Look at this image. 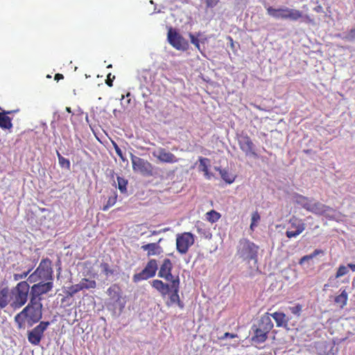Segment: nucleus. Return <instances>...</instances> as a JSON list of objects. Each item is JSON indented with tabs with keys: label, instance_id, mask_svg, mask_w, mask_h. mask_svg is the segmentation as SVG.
Segmentation results:
<instances>
[{
	"label": "nucleus",
	"instance_id": "f257e3e1",
	"mask_svg": "<svg viewBox=\"0 0 355 355\" xmlns=\"http://www.w3.org/2000/svg\"><path fill=\"white\" fill-rule=\"evenodd\" d=\"M42 318V304L30 299L29 303L21 311L15 316V322L18 329H24L26 322L32 327Z\"/></svg>",
	"mask_w": 355,
	"mask_h": 355
},
{
	"label": "nucleus",
	"instance_id": "f03ea898",
	"mask_svg": "<svg viewBox=\"0 0 355 355\" xmlns=\"http://www.w3.org/2000/svg\"><path fill=\"white\" fill-rule=\"evenodd\" d=\"M180 284V278H177L173 281V284H171L164 283L159 279H154L153 280L151 285L163 297L166 296L170 291H171V293L169 295V301L166 302L167 306H171L173 304H177L178 306L182 309L184 308V304L180 300L179 295Z\"/></svg>",
	"mask_w": 355,
	"mask_h": 355
},
{
	"label": "nucleus",
	"instance_id": "7ed1b4c3",
	"mask_svg": "<svg viewBox=\"0 0 355 355\" xmlns=\"http://www.w3.org/2000/svg\"><path fill=\"white\" fill-rule=\"evenodd\" d=\"M31 289L27 281H21L11 289L12 304L14 309L22 307L28 301Z\"/></svg>",
	"mask_w": 355,
	"mask_h": 355
},
{
	"label": "nucleus",
	"instance_id": "20e7f679",
	"mask_svg": "<svg viewBox=\"0 0 355 355\" xmlns=\"http://www.w3.org/2000/svg\"><path fill=\"white\" fill-rule=\"evenodd\" d=\"M28 281L31 283H36L38 281L53 282L51 261L49 258L42 259L36 270L28 276Z\"/></svg>",
	"mask_w": 355,
	"mask_h": 355
},
{
	"label": "nucleus",
	"instance_id": "39448f33",
	"mask_svg": "<svg viewBox=\"0 0 355 355\" xmlns=\"http://www.w3.org/2000/svg\"><path fill=\"white\" fill-rule=\"evenodd\" d=\"M258 249L259 247L253 242L247 239H243L239 241L237 247V255L248 263L253 261L256 264L257 263Z\"/></svg>",
	"mask_w": 355,
	"mask_h": 355
},
{
	"label": "nucleus",
	"instance_id": "423d86ee",
	"mask_svg": "<svg viewBox=\"0 0 355 355\" xmlns=\"http://www.w3.org/2000/svg\"><path fill=\"white\" fill-rule=\"evenodd\" d=\"M107 294L109 296V306H112L113 309L118 307L120 311L124 309L125 302L122 296V290L118 284H114L110 286L107 290Z\"/></svg>",
	"mask_w": 355,
	"mask_h": 355
},
{
	"label": "nucleus",
	"instance_id": "0eeeda50",
	"mask_svg": "<svg viewBox=\"0 0 355 355\" xmlns=\"http://www.w3.org/2000/svg\"><path fill=\"white\" fill-rule=\"evenodd\" d=\"M53 288V282L52 281H38L30 287V299L36 302H42V295L51 291Z\"/></svg>",
	"mask_w": 355,
	"mask_h": 355
},
{
	"label": "nucleus",
	"instance_id": "6e6552de",
	"mask_svg": "<svg viewBox=\"0 0 355 355\" xmlns=\"http://www.w3.org/2000/svg\"><path fill=\"white\" fill-rule=\"evenodd\" d=\"M158 269L157 260L150 259L148 261L144 268L138 273L133 275L132 279L134 282H139L153 277Z\"/></svg>",
	"mask_w": 355,
	"mask_h": 355
},
{
	"label": "nucleus",
	"instance_id": "1a4fd4ad",
	"mask_svg": "<svg viewBox=\"0 0 355 355\" xmlns=\"http://www.w3.org/2000/svg\"><path fill=\"white\" fill-rule=\"evenodd\" d=\"M194 236L191 232H183L177 234L176 249L181 254H186L189 248L194 243Z\"/></svg>",
	"mask_w": 355,
	"mask_h": 355
},
{
	"label": "nucleus",
	"instance_id": "9d476101",
	"mask_svg": "<svg viewBox=\"0 0 355 355\" xmlns=\"http://www.w3.org/2000/svg\"><path fill=\"white\" fill-rule=\"evenodd\" d=\"M49 322L42 321L38 325L34 327L31 331L28 333V340L30 343L33 345H37L40 344L44 332L46 330L49 326Z\"/></svg>",
	"mask_w": 355,
	"mask_h": 355
},
{
	"label": "nucleus",
	"instance_id": "9b49d317",
	"mask_svg": "<svg viewBox=\"0 0 355 355\" xmlns=\"http://www.w3.org/2000/svg\"><path fill=\"white\" fill-rule=\"evenodd\" d=\"M168 40L178 50H186L189 46L187 41L172 28L168 31Z\"/></svg>",
	"mask_w": 355,
	"mask_h": 355
},
{
	"label": "nucleus",
	"instance_id": "f8f14e48",
	"mask_svg": "<svg viewBox=\"0 0 355 355\" xmlns=\"http://www.w3.org/2000/svg\"><path fill=\"white\" fill-rule=\"evenodd\" d=\"M131 161L134 171H139L144 175L152 174L153 166L147 160L131 154Z\"/></svg>",
	"mask_w": 355,
	"mask_h": 355
},
{
	"label": "nucleus",
	"instance_id": "ddd939ff",
	"mask_svg": "<svg viewBox=\"0 0 355 355\" xmlns=\"http://www.w3.org/2000/svg\"><path fill=\"white\" fill-rule=\"evenodd\" d=\"M173 268V266L171 259L168 258L164 259L159 268L158 277L164 279L171 284H173V281L177 278H180L179 276H173L172 275Z\"/></svg>",
	"mask_w": 355,
	"mask_h": 355
},
{
	"label": "nucleus",
	"instance_id": "4468645a",
	"mask_svg": "<svg viewBox=\"0 0 355 355\" xmlns=\"http://www.w3.org/2000/svg\"><path fill=\"white\" fill-rule=\"evenodd\" d=\"M309 211L312 212L314 214L324 216L327 218H333L334 210L320 202H311L308 209Z\"/></svg>",
	"mask_w": 355,
	"mask_h": 355
},
{
	"label": "nucleus",
	"instance_id": "2eb2a0df",
	"mask_svg": "<svg viewBox=\"0 0 355 355\" xmlns=\"http://www.w3.org/2000/svg\"><path fill=\"white\" fill-rule=\"evenodd\" d=\"M238 144L240 149L246 156L255 155L254 144L251 138L247 135H241L238 138Z\"/></svg>",
	"mask_w": 355,
	"mask_h": 355
},
{
	"label": "nucleus",
	"instance_id": "dca6fc26",
	"mask_svg": "<svg viewBox=\"0 0 355 355\" xmlns=\"http://www.w3.org/2000/svg\"><path fill=\"white\" fill-rule=\"evenodd\" d=\"M152 154L161 162L173 164L178 162V158H177L174 154L166 151V150L163 148H159L154 150Z\"/></svg>",
	"mask_w": 355,
	"mask_h": 355
},
{
	"label": "nucleus",
	"instance_id": "f3484780",
	"mask_svg": "<svg viewBox=\"0 0 355 355\" xmlns=\"http://www.w3.org/2000/svg\"><path fill=\"white\" fill-rule=\"evenodd\" d=\"M162 241V239H159L157 242L144 244L141 246V249L143 251L146 252V256L148 257L159 256L163 253V248L159 245Z\"/></svg>",
	"mask_w": 355,
	"mask_h": 355
},
{
	"label": "nucleus",
	"instance_id": "a211bd4d",
	"mask_svg": "<svg viewBox=\"0 0 355 355\" xmlns=\"http://www.w3.org/2000/svg\"><path fill=\"white\" fill-rule=\"evenodd\" d=\"M306 225L302 219L293 217L290 219V238L295 237L305 230Z\"/></svg>",
	"mask_w": 355,
	"mask_h": 355
},
{
	"label": "nucleus",
	"instance_id": "6ab92c4d",
	"mask_svg": "<svg viewBox=\"0 0 355 355\" xmlns=\"http://www.w3.org/2000/svg\"><path fill=\"white\" fill-rule=\"evenodd\" d=\"M11 291L8 286H0V309L6 307L9 304H12Z\"/></svg>",
	"mask_w": 355,
	"mask_h": 355
},
{
	"label": "nucleus",
	"instance_id": "aec40b11",
	"mask_svg": "<svg viewBox=\"0 0 355 355\" xmlns=\"http://www.w3.org/2000/svg\"><path fill=\"white\" fill-rule=\"evenodd\" d=\"M13 111H3L0 112V128L2 130H7L10 132L12 130L13 124L12 123V118L8 116V114H12Z\"/></svg>",
	"mask_w": 355,
	"mask_h": 355
},
{
	"label": "nucleus",
	"instance_id": "412c9836",
	"mask_svg": "<svg viewBox=\"0 0 355 355\" xmlns=\"http://www.w3.org/2000/svg\"><path fill=\"white\" fill-rule=\"evenodd\" d=\"M290 200L293 203L300 205L308 211L311 200L297 193H293L290 195Z\"/></svg>",
	"mask_w": 355,
	"mask_h": 355
},
{
	"label": "nucleus",
	"instance_id": "4be33fe9",
	"mask_svg": "<svg viewBox=\"0 0 355 355\" xmlns=\"http://www.w3.org/2000/svg\"><path fill=\"white\" fill-rule=\"evenodd\" d=\"M267 12L275 19H286L288 17V10L287 8L275 9L269 6L267 8Z\"/></svg>",
	"mask_w": 355,
	"mask_h": 355
},
{
	"label": "nucleus",
	"instance_id": "5701e85b",
	"mask_svg": "<svg viewBox=\"0 0 355 355\" xmlns=\"http://www.w3.org/2000/svg\"><path fill=\"white\" fill-rule=\"evenodd\" d=\"M254 330V336L252 338V340L255 343H262L267 339L268 332L261 329L258 327L254 325L252 327Z\"/></svg>",
	"mask_w": 355,
	"mask_h": 355
},
{
	"label": "nucleus",
	"instance_id": "b1692460",
	"mask_svg": "<svg viewBox=\"0 0 355 355\" xmlns=\"http://www.w3.org/2000/svg\"><path fill=\"white\" fill-rule=\"evenodd\" d=\"M257 327L269 333V331L273 327V324L272 322L270 315L268 313H266L264 315L261 316Z\"/></svg>",
	"mask_w": 355,
	"mask_h": 355
},
{
	"label": "nucleus",
	"instance_id": "393cba45",
	"mask_svg": "<svg viewBox=\"0 0 355 355\" xmlns=\"http://www.w3.org/2000/svg\"><path fill=\"white\" fill-rule=\"evenodd\" d=\"M338 36L349 42H355V26L343 34H338Z\"/></svg>",
	"mask_w": 355,
	"mask_h": 355
},
{
	"label": "nucleus",
	"instance_id": "a878e982",
	"mask_svg": "<svg viewBox=\"0 0 355 355\" xmlns=\"http://www.w3.org/2000/svg\"><path fill=\"white\" fill-rule=\"evenodd\" d=\"M290 19L306 21L309 18L307 15H303L299 10L290 9Z\"/></svg>",
	"mask_w": 355,
	"mask_h": 355
},
{
	"label": "nucleus",
	"instance_id": "bb28decb",
	"mask_svg": "<svg viewBox=\"0 0 355 355\" xmlns=\"http://www.w3.org/2000/svg\"><path fill=\"white\" fill-rule=\"evenodd\" d=\"M272 316L275 320L277 326L281 327L286 325V315L284 313L275 312L272 314Z\"/></svg>",
	"mask_w": 355,
	"mask_h": 355
},
{
	"label": "nucleus",
	"instance_id": "cd10ccee",
	"mask_svg": "<svg viewBox=\"0 0 355 355\" xmlns=\"http://www.w3.org/2000/svg\"><path fill=\"white\" fill-rule=\"evenodd\" d=\"M80 282V284H82L83 290L84 289L96 288L97 286V283L94 279L83 278Z\"/></svg>",
	"mask_w": 355,
	"mask_h": 355
},
{
	"label": "nucleus",
	"instance_id": "c85d7f7f",
	"mask_svg": "<svg viewBox=\"0 0 355 355\" xmlns=\"http://www.w3.org/2000/svg\"><path fill=\"white\" fill-rule=\"evenodd\" d=\"M347 293L345 290H343L340 295L335 297V302L340 304V306L343 308L347 304Z\"/></svg>",
	"mask_w": 355,
	"mask_h": 355
},
{
	"label": "nucleus",
	"instance_id": "c756f323",
	"mask_svg": "<svg viewBox=\"0 0 355 355\" xmlns=\"http://www.w3.org/2000/svg\"><path fill=\"white\" fill-rule=\"evenodd\" d=\"M83 286L82 284H80V282L74 285H72L69 287H68V289L66 292L67 297H73L76 293L80 292V291H83Z\"/></svg>",
	"mask_w": 355,
	"mask_h": 355
},
{
	"label": "nucleus",
	"instance_id": "7c9ffc66",
	"mask_svg": "<svg viewBox=\"0 0 355 355\" xmlns=\"http://www.w3.org/2000/svg\"><path fill=\"white\" fill-rule=\"evenodd\" d=\"M116 200L117 194L114 192L113 194L108 198L106 204L103 207L102 210L104 211H107L110 207L116 204Z\"/></svg>",
	"mask_w": 355,
	"mask_h": 355
},
{
	"label": "nucleus",
	"instance_id": "2f4dec72",
	"mask_svg": "<svg viewBox=\"0 0 355 355\" xmlns=\"http://www.w3.org/2000/svg\"><path fill=\"white\" fill-rule=\"evenodd\" d=\"M220 218V214L214 209L206 214V219L211 223L217 222Z\"/></svg>",
	"mask_w": 355,
	"mask_h": 355
},
{
	"label": "nucleus",
	"instance_id": "473e14b6",
	"mask_svg": "<svg viewBox=\"0 0 355 355\" xmlns=\"http://www.w3.org/2000/svg\"><path fill=\"white\" fill-rule=\"evenodd\" d=\"M118 188L121 193H125L127 192L128 180L123 178L117 177Z\"/></svg>",
	"mask_w": 355,
	"mask_h": 355
},
{
	"label": "nucleus",
	"instance_id": "72a5a7b5",
	"mask_svg": "<svg viewBox=\"0 0 355 355\" xmlns=\"http://www.w3.org/2000/svg\"><path fill=\"white\" fill-rule=\"evenodd\" d=\"M209 159L208 158L202 157L199 158V169L202 172H207L209 168Z\"/></svg>",
	"mask_w": 355,
	"mask_h": 355
},
{
	"label": "nucleus",
	"instance_id": "f704fd0d",
	"mask_svg": "<svg viewBox=\"0 0 355 355\" xmlns=\"http://www.w3.org/2000/svg\"><path fill=\"white\" fill-rule=\"evenodd\" d=\"M221 178L223 180H225L227 183L231 184L234 181V177L230 175L227 171L222 170L220 172Z\"/></svg>",
	"mask_w": 355,
	"mask_h": 355
},
{
	"label": "nucleus",
	"instance_id": "c9c22d12",
	"mask_svg": "<svg viewBox=\"0 0 355 355\" xmlns=\"http://www.w3.org/2000/svg\"><path fill=\"white\" fill-rule=\"evenodd\" d=\"M260 215L258 211H254L252 214L250 229L254 230V227L257 226L258 222L260 220Z\"/></svg>",
	"mask_w": 355,
	"mask_h": 355
},
{
	"label": "nucleus",
	"instance_id": "e433bc0d",
	"mask_svg": "<svg viewBox=\"0 0 355 355\" xmlns=\"http://www.w3.org/2000/svg\"><path fill=\"white\" fill-rule=\"evenodd\" d=\"M101 268L102 269L103 274L106 276L112 275L114 274V270L111 269L110 266L107 263H101Z\"/></svg>",
	"mask_w": 355,
	"mask_h": 355
},
{
	"label": "nucleus",
	"instance_id": "4c0bfd02",
	"mask_svg": "<svg viewBox=\"0 0 355 355\" xmlns=\"http://www.w3.org/2000/svg\"><path fill=\"white\" fill-rule=\"evenodd\" d=\"M349 272L347 266H340L336 274V278H340L347 274Z\"/></svg>",
	"mask_w": 355,
	"mask_h": 355
},
{
	"label": "nucleus",
	"instance_id": "58836bf2",
	"mask_svg": "<svg viewBox=\"0 0 355 355\" xmlns=\"http://www.w3.org/2000/svg\"><path fill=\"white\" fill-rule=\"evenodd\" d=\"M57 155H58L59 164H60V166H66L67 168H69L70 167L69 160L64 158V157H62L58 151H57Z\"/></svg>",
	"mask_w": 355,
	"mask_h": 355
},
{
	"label": "nucleus",
	"instance_id": "ea45409f",
	"mask_svg": "<svg viewBox=\"0 0 355 355\" xmlns=\"http://www.w3.org/2000/svg\"><path fill=\"white\" fill-rule=\"evenodd\" d=\"M31 270H32V269L31 268V269L28 270L26 272H24L21 274H14L13 279L16 282L23 279L28 275V274L31 272Z\"/></svg>",
	"mask_w": 355,
	"mask_h": 355
},
{
	"label": "nucleus",
	"instance_id": "a19ab883",
	"mask_svg": "<svg viewBox=\"0 0 355 355\" xmlns=\"http://www.w3.org/2000/svg\"><path fill=\"white\" fill-rule=\"evenodd\" d=\"M302 305H300V304H297L294 306L290 307V311L293 314L299 316L302 311Z\"/></svg>",
	"mask_w": 355,
	"mask_h": 355
},
{
	"label": "nucleus",
	"instance_id": "79ce46f5",
	"mask_svg": "<svg viewBox=\"0 0 355 355\" xmlns=\"http://www.w3.org/2000/svg\"><path fill=\"white\" fill-rule=\"evenodd\" d=\"M313 259L311 258V256L310 254H307V255H305L304 257H302L300 260H299V264L300 265H303L305 263H307L308 265L309 266V261L311 260H312Z\"/></svg>",
	"mask_w": 355,
	"mask_h": 355
},
{
	"label": "nucleus",
	"instance_id": "37998d69",
	"mask_svg": "<svg viewBox=\"0 0 355 355\" xmlns=\"http://www.w3.org/2000/svg\"><path fill=\"white\" fill-rule=\"evenodd\" d=\"M189 37L191 39V42L195 45V46L196 48H198V49H200V43H199V40L193 34L190 33L189 34Z\"/></svg>",
	"mask_w": 355,
	"mask_h": 355
},
{
	"label": "nucleus",
	"instance_id": "c03bdc74",
	"mask_svg": "<svg viewBox=\"0 0 355 355\" xmlns=\"http://www.w3.org/2000/svg\"><path fill=\"white\" fill-rule=\"evenodd\" d=\"M114 150H115V152L117 154V155L123 160L124 161L125 159L123 157V153H122V150L118 146V145L115 143H114Z\"/></svg>",
	"mask_w": 355,
	"mask_h": 355
},
{
	"label": "nucleus",
	"instance_id": "a18cd8bd",
	"mask_svg": "<svg viewBox=\"0 0 355 355\" xmlns=\"http://www.w3.org/2000/svg\"><path fill=\"white\" fill-rule=\"evenodd\" d=\"M207 8H214L215 7L218 3L219 2V0H205Z\"/></svg>",
	"mask_w": 355,
	"mask_h": 355
},
{
	"label": "nucleus",
	"instance_id": "49530a36",
	"mask_svg": "<svg viewBox=\"0 0 355 355\" xmlns=\"http://www.w3.org/2000/svg\"><path fill=\"white\" fill-rule=\"evenodd\" d=\"M324 252L322 250L315 249L312 253L310 254V255L311 256V258L313 259L320 254L324 255Z\"/></svg>",
	"mask_w": 355,
	"mask_h": 355
},
{
	"label": "nucleus",
	"instance_id": "de8ad7c7",
	"mask_svg": "<svg viewBox=\"0 0 355 355\" xmlns=\"http://www.w3.org/2000/svg\"><path fill=\"white\" fill-rule=\"evenodd\" d=\"M111 76L112 74L110 73L107 76V79L105 80V83L106 84L109 86V87H112L113 85V80L115 78V76H113L112 78H111Z\"/></svg>",
	"mask_w": 355,
	"mask_h": 355
},
{
	"label": "nucleus",
	"instance_id": "09e8293b",
	"mask_svg": "<svg viewBox=\"0 0 355 355\" xmlns=\"http://www.w3.org/2000/svg\"><path fill=\"white\" fill-rule=\"evenodd\" d=\"M167 230H168V228H164L163 230H158V231H157V230L151 231L150 236H153V235H157V234H161L162 232H165Z\"/></svg>",
	"mask_w": 355,
	"mask_h": 355
},
{
	"label": "nucleus",
	"instance_id": "8fccbe9b",
	"mask_svg": "<svg viewBox=\"0 0 355 355\" xmlns=\"http://www.w3.org/2000/svg\"><path fill=\"white\" fill-rule=\"evenodd\" d=\"M63 78H64V76L61 73H56L54 77V79L57 81H59L60 80L63 79Z\"/></svg>",
	"mask_w": 355,
	"mask_h": 355
},
{
	"label": "nucleus",
	"instance_id": "3c124183",
	"mask_svg": "<svg viewBox=\"0 0 355 355\" xmlns=\"http://www.w3.org/2000/svg\"><path fill=\"white\" fill-rule=\"evenodd\" d=\"M203 173L207 179L211 178V174L209 173V168L207 170V172H203Z\"/></svg>",
	"mask_w": 355,
	"mask_h": 355
},
{
	"label": "nucleus",
	"instance_id": "603ef678",
	"mask_svg": "<svg viewBox=\"0 0 355 355\" xmlns=\"http://www.w3.org/2000/svg\"><path fill=\"white\" fill-rule=\"evenodd\" d=\"M224 336L225 338L229 337V338H234L236 337V335L227 332V333L225 334Z\"/></svg>",
	"mask_w": 355,
	"mask_h": 355
},
{
	"label": "nucleus",
	"instance_id": "864d4df0",
	"mask_svg": "<svg viewBox=\"0 0 355 355\" xmlns=\"http://www.w3.org/2000/svg\"><path fill=\"white\" fill-rule=\"evenodd\" d=\"M347 266L348 268H350L352 271H355V264L348 263Z\"/></svg>",
	"mask_w": 355,
	"mask_h": 355
},
{
	"label": "nucleus",
	"instance_id": "5fc2aeb1",
	"mask_svg": "<svg viewBox=\"0 0 355 355\" xmlns=\"http://www.w3.org/2000/svg\"><path fill=\"white\" fill-rule=\"evenodd\" d=\"M315 11L317 12H320L322 11V7L321 6H318L314 8Z\"/></svg>",
	"mask_w": 355,
	"mask_h": 355
},
{
	"label": "nucleus",
	"instance_id": "6e6d98bb",
	"mask_svg": "<svg viewBox=\"0 0 355 355\" xmlns=\"http://www.w3.org/2000/svg\"><path fill=\"white\" fill-rule=\"evenodd\" d=\"M303 151H304L305 153H306V154H309V153L312 151V150H311V149H307V150H304Z\"/></svg>",
	"mask_w": 355,
	"mask_h": 355
},
{
	"label": "nucleus",
	"instance_id": "4d7b16f0",
	"mask_svg": "<svg viewBox=\"0 0 355 355\" xmlns=\"http://www.w3.org/2000/svg\"><path fill=\"white\" fill-rule=\"evenodd\" d=\"M66 110L68 112H71V108L70 107H67L66 108Z\"/></svg>",
	"mask_w": 355,
	"mask_h": 355
},
{
	"label": "nucleus",
	"instance_id": "13d9d810",
	"mask_svg": "<svg viewBox=\"0 0 355 355\" xmlns=\"http://www.w3.org/2000/svg\"><path fill=\"white\" fill-rule=\"evenodd\" d=\"M0 110H1V112L5 111L4 110H2V108H1V107H0ZM12 111H13V112H12V113H14V112H16V111H15V110H12Z\"/></svg>",
	"mask_w": 355,
	"mask_h": 355
},
{
	"label": "nucleus",
	"instance_id": "bf43d9fd",
	"mask_svg": "<svg viewBox=\"0 0 355 355\" xmlns=\"http://www.w3.org/2000/svg\"><path fill=\"white\" fill-rule=\"evenodd\" d=\"M285 234H286V236L288 237V230H287Z\"/></svg>",
	"mask_w": 355,
	"mask_h": 355
},
{
	"label": "nucleus",
	"instance_id": "052dcab7",
	"mask_svg": "<svg viewBox=\"0 0 355 355\" xmlns=\"http://www.w3.org/2000/svg\"><path fill=\"white\" fill-rule=\"evenodd\" d=\"M107 67H108V68H111V67H112V64H109V65L107 66Z\"/></svg>",
	"mask_w": 355,
	"mask_h": 355
},
{
	"label": "nucleus",
	"instance_id": "680f3d73",
	"mask_svg": "<svg viewBox=\"0 0 355 355\" xmlns=\"http://www.w3.org/2000/svg\"><path fill=\"white\" fill-rule=\"evenodd\" d=\"M124 98V95H122L121 96V99H123Z\"/></svg>",
	"mask_w": 355,
	"mask_h": 355
}]
</instances>
